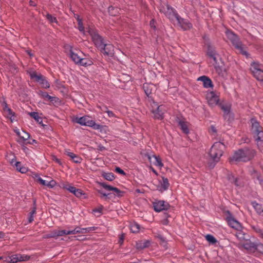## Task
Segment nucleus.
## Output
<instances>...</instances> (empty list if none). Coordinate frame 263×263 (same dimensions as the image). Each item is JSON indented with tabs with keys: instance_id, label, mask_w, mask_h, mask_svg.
I'll return each mask as SVG.
<instances>
[{
	"instance_id": "5",
	"label": "nucleus",
	"mask_w": 263,
	"mask_h": 263,
	"mask_svg": "<svg viewBox=\"0 0 263 263\" xmlns=\"http://www.w3.org/2000/svg\"><path fill=\"white\" fill-rule=\"evenodd\" d=\"M226 34L228 40L235 46L238 51L242 54L246 55L247 53L243 50L241 43L239 41L238 37L230 30H227Z\"/></svg>"
},
{
	"instance_id": "46",
	"label": "nucleus",
	"mask_w": 263,
	"mask_h": 263,
	"mask_svg": "<svg viewBox=\"0 0 263 263\" xmlns=\"http://www.w3.org/2000/svg\"><path fill=\"white\" fill-rule=\"evenodd\" d=\"M73 194L77 197H81L82 196L84 195V193L81 190L78 189L76 190Z\"/></svg>"
},
{
	"instance_id": "57",
	"label": "nucleus",
	"mask_w": 263,
	"mask_h": 263,
	"mask_svg": "<svg viewBox=\"0 0 263 263\" xmlns=\"http://www.w3.org/2000/svg\"><path fill=\"white\" fill-rule=\"evenodd\" d=\"M155 22L154 20H152L150 22V26L151 28H154V29H155Z\"/></svg>"
},
{
	"instance_id": "38",
	"label": "nucleus",
	"mask_w": 263,
	"mask_h": 263,
	"mask_svg": "<svg viewBox=\"0 0 263 263\" xmlns=\"http://www.w3.org/2000/svg\"><path fill=\"white\" fill-rule=\"evenodd\" d=\"M152 85H149L148 84H144L143 85V89L147 96H149V95L152 93Z\"/></svg>"
},
{
	"instance_id": "20",
	"label": "nucleus",
	"mask_w": 263,
	"mask_h": 263,
	"mask_svg": "<svg viewBox=\"0 0 263 263\" xmlns=\"http://www.w3.org/2000/svg\"><path fill=\"white\" fill-rule=\"evenodd\" d=\"M255 251L263 254V245L258 244L256 245L254 243H249L248 241V254L250 252H255Z\"/></svg>"
},
{
	"instance_id": "3",
	"label": "nucleus",
	"mask_w": 263,
	"mask_h": 263,
	"mask_svg": "<svg viewBox=\"0 0 263 263\" xmlns=\"http://www.w3.org/2000/svg\"><path fill=\"white\" fill-rule=\"evenodd\" d=\"M224 148L225 145L223 143L221 142H215L209 153L211 160L215 163L218 162L223 155Z\"/></svg>"
},
{
	"instance_id": "25",
	"label": "nucleus",
	"mask_w": 263,
	"mask_h": 263,
	"mask_svg": "<svg viewBox=\"0 0 263 263\" xmlns=\"http://www.w3.org/2000/svg\"><path fill=\"white\" fill-rule=\"evenodd\" d=\"M29 138L30 135L28 133H26L24 130H22L17 141L19 143L21 144H24L26 142H27V141L29 139Z\"/></svg>"
},
{
	"instance_id": "30",
	"label": "nucleus",
	"mask_w": 263,
	"mask_h": 263,
	"mask_svg": "<svg viewBox=\"0 0 263 263\" xmlns=\"http://www.w3.org/2000/svg\"><path fill=\"white\" fill-rule=\"evenodd\" d=\"M179 125L180 126V128L182 132L185 134H188L189 132V130L188 128V123L183 121L180 120L179 122Z\"/></svg>"
},
{
	"instance_id": "31",
	"label": "nucleus",
	"mask_w": 263,
	"mask_h": 263,
	"mask_svg": "<svg viewBox=\"0 0 263 263\" xmlns=\"http://www.w3.org/2000/svg\"><path fill=\"white\" fill-rule=\"evenodd\" d=\"M92 64V61L87 58H81L79 64L82 66H89Z\"/></svg>"
},
{
	"instance_id": "64",
	"label": "nucleus",
	"mask_w": 263,
	"mask_h": 263,
	"mask_svg": "<svg viewBox=\"0 0 263 263\" xmlns=\"http://www.w3.org/2000/svg\"><path fill=\"white\" fill-rule=\"evenodd\" d=\"M211 129H212V131L213 132H216V129H215V128L214 127H212Z\"/></svg>"
},
{
	"instance_id": "17",
	"label": "nucleus",
	"mask_w": 263,
	"mask_h": 263,
	"mask_svg": "<svg viewBox=\"0 0 263 263\" xmlns=\"http://www.w3.org/2000/svg\"><path fill=\"white\" fill-rule=\"evenodd\" d=\"M169 206V204L163 200L156 201L154 203V210L156 212H160L163 210H167Z\"/></svg>"
},
{
	"instance_id": "40",
	"label": "nucleus",
	"mask_w": 263,
	"mask_h": 263,
	"mask_svg": "<svg viewBox=\"0 0 263 263\" xmlns=\"http://www.w3.org/2000/svg\"><path fill=\"white\" fill-rule=\"evenodd\" d=\"M149 242L147 240L144 241H141L137 243V247L138 249H143L148 247Z\"/></svg>"
},
{
	"instance_id": "59",
	"label": "nucleus",
	"mask_w": 263,
	"mask_h": 263,
	"mask_svg": "<svg viewBox=\"0 0 263 263\" xmlns=\"http://www.w3.org/2000/svg\"><path fill=\"white\" fill-rule=\"evenodd\" d=\"M6 238V235L2 232H0V240L3 238Z\"/></svg>"
},
{
	"instance_id": "43",
	"label": "nucleus",
	"mask_w": 263,
	"mask_h": 263,
	"mask_svg": "<svg viewBox=\"0 0 263 263\" xmlns=\"http://www.w3.org/2000/svg\"><path fill=\"white\" fill-rule=\"evenodd\" d=\"M221 109L224 111V115H228L230 111V106L229 104H223L221 106Z\"/></svg>"
},
{
	"instance_id": "51",
	"label": "nucleus",
	"mask_w": 263,
	"mask_h": 263,
	"mask_svg": "<svg viewBox=\"0 0 263 263\" xmlns=\"http://www.w3.org/2000/svg\"><path fill=\"white\" fill-rule=\"evenodd\" d=\"M252 228L255 231L259 233L262 238H263V231L257 227H253Z\"/></svg>"
},
{
	"instance_id": "42",
	"label": "nucleus",
	"mask_w": 263,
	"mask_h": 263,
	"mask_svg": "<svg viewBox=\"0 0 263 263\" xmlns=\"http://www.w3.org/2000/svg\"><path fill=\"white\" fill-rule=\"evenodd\" d=\"M63 189H65L68 191H69L70 193H73V192L76 191L77 188L74 186H71L69 184H62V186Z\"/></svg>"
},
{
	"instance_id": "47",
	"label": "nucleus",
	"mask_w": 263,
	"mask_h": 263,
	"mask_svg": "<svg viewBox=\"0 0 263 263\" xmlns=\"http://www.w3.org/2000/svg\"><path fill=\"white\" fill-rule=\"evenodd\" d=\"M206 239L210 242L214 243L216 242V239L211 235H207L205 236Z\"/></svg>"
},
{
	"instance_id": "13",
	"label": "nucleus",
	"mask_w": 263,
	"mask_h": 263,
	"mask_svg": "<svg viewBox=\"0 0 263 263\" xmlns=\"http://www.w3.org/2000/svg\"><path fill=\"white\" fill-rule=\"evenodd\" d=\"M3 114L5 116L9 119L11 122L15 120L14 113L13 111L8 107L7 103L5 102L2 103Z\"/></svg>"
},
{
	"instance_id": "1",
	"label": "nucleus",
	"mask_w": 263,
	"mask_h": 263,
	"mask_svg": "<svg viewBox=\"0 0 263 263\" xmlns=\"http://www.w3.org/2000/svg\"><path fill=\"white\" fill-rule=\"evenodd\" d=\"M160 11L164 13L175 24L178 25L183 30H187L192 27V24L189 21L181 18L173 8L167 4L162 6Z\"/></svg>"
},
{
	"instance_id": "19",
	"label": "nucleus",
	"mask_w": 263,
	"mask_h": 263,
	"mask_svg": "<svg viewBox=\"0 0 263 263\" xmlns=\"http://www.w3.org/2000/svg\"><path fill=\"white\" fill-rule=\"evenodd\" d=\"M255 251L263 254V245L258 244L256 245L254 243H249L248 241V254L250 252H255Z\"/></svg>"
},
{
	"instance_id": "26",
	"label": "nucleus",
	"mask_w": 263,
	"mask_h": 263,
	"mask_svg": "<svg viewBox=\"0 0 263 263\" xmlns=\"http://www.w3.org/2000/svg\"><path fill=\"white\" fill-rule=\"evenodd\" d=\"M65 154L69 156L71 160L75 163H81L82 161V159L79 157L78 155L73 154L72 152H69L68 150L65 151Z\"/></svg>"
},
{
	"instance_id": "44",
	"label": "nucleus",
	"mask_w": 263,
	"mask_h": 263,
	"mask_svg": "<svg viewBox=\"0 0 263 263\" xmlns=\"http://www.w3.org/2000/svg\"><path fill=\"white\" fill-rule=\"evenodd\" d=\"M256 155V151L254 149H248V160L251 159L253 158Z\"/></svg>"
},
{
	"instance_id": "24",
	"label": "nucleus",
	"mask_w": 263,
	"mask_h": 263,
	"mask_svg": "<svg viewBox=\"0 0 263 263\" xmlns=\"http://www.w3.org/2000/svg\"><path fill=\"white\" fill-rule=\"evenodd\" d=\"M197 81H201L204 88H209L213 87V83L211 80L205 76H202L197 79Z\"/></svg>"
},
{
	"instance_id": "12",
	"label": "nucleus",
	"mask_w": 263,
	"mask_h": 263,
	"mask_svg": "<svg viewBox=\"0 0 263 263\" xmlns=\"http://www.w3.org/2000/svg\"><path fill=\"white\" fill-rule=\"evenodd\" d=\"M206 99L209 104L212 107L217 105L219 101L218 96L214 91L207 92Z\"/></svg>"
},
{
	"instance_id": "32",
	"label": "nucleus",
	"mask_w": 263,
	"mask_h": 263,
	"mask_svg": "<svg viewBox=\"0 0 263 263\" xmlns=\"http://www.w3.org/2000/svg\"><path fill=\"white\" fill-rule=\"evenodd\" d=\"M29 115L33 118L37 123L41 124L42 123V119L39 116L37 112H30L28 113Z\"/></svg>"
},
{
	"instance_id": "6",
	"label": "nucleus",
	"mask_w": 263,
	"mask_h": 263,
	"mask_svg": "<svg viewBox=\"0 0 263 263\" xmlns=\"http://www.w3.org/2000/svg\"><path fill=\"white\" fill-rule=\"evenodd\" d=\"M246 158V149H239L235 151L234 154L230 157L229 161L231 164H237L239 162H245Z\"/></svg>"
},
{
	"instance_id": "9",
	"label": "nucleus",
	"mask_w": 263,
	"mask_h": 263,
	"mask_svg": "<svg viewBox=\"0 0 263 263\" xmlns=\"http://www.w3.org/2000/svg\"><path fill=\"white\" fill-rule=\"evenodd\" d=\"M95 230V227H89L87 228H81L80 227H77L73 230H62L63 235H70V234H76L77 233L85 234L90 233V232Z\"/></svg>"
},
{
	"instance_id": "7",
	"label": "nucleus",
	"mask_w": 263,
	"mask_h": 263,
	"mask_svg": "<svg viewBox=\"0 0 263 263\" xmlns=\"http://www.w3.org/2000/svg\"><path fill=\"white\" fill-rule=\"evenodd\" d=\"M88 33L91 36L92 40L95 45L99 49L103 46L104 44L102 38L98 34L96 30L93 28H88Z\"/></svg>"
},
{
	"instance_id": "8",
	"label": "nucleus",
	"mask_w": 263,
	"mask_h": 263,
	"mask_svg": "<svg viewBox=\"0 0 263 263\" xmlns=\"http://www.w3.org/2000/svg\"><path fill=\"white\" fill-rule=\"evenodd\" d=\"M30 76L31 79H34L38 82L42 87L44 88H48L50 87V84L46 78L40 74H37L34 72L30 73Z\"/></svg>"
},
{
	"instance_id": "15",
	"label": "nucleus",
	"mask_w": 263,
	"mask_h": 263,
	"mask_svg": "<svg viewBox=\"0 0 263 263\" xmlns=\"http://www.w3.org/2000/svg\"><path fill=\"white\" fill-rule=\"evenodd\" d=\"M35 180L44 186H46L49 188H53L56 184V182L53 180L47 181L43 180L39 175L35 174L34 176Z\"/></svg>"
},
{
	"instance_id": "41",
	"label": "nucleus",
	"mask_w": 263,
	"mask_h": 263,
	"mask_svg": "<svg viewBox=\"0 0 263 263\" xmlns=\"http://www.w3.org/2000/svg\"><path fill=\"white\" fill-rule=\"evenodd\" d=\"M108 13L110 15L115 16L119 13V9L110 6L108 8Z\"/></svg>"
},
{
	"instance_id": "18",
	"label": "nucleus",
	"mask_w": 263,
	"mask_h": 263,
	"mask_svg": "<svg viewBox=\"0 0 263 263\" xmlns=\"http://www.w3.org/2000/svg\"><path fill=\"white\" fill-rule=\"evenodd\" d=\"M100 49L104 54L108 55H111L114 52V46L110 44H104L103 46Z\"/></svg>"
},
{
	"instance_id": "54",
	"label": "nucleus",
	"mask_w": 263,
	"mask_h": 263,
	"mask_svg": "<svg viewBox=\"0 0 263 263\" xmlns=\"http://www.w3.org/2000/svg\"><path fill=\"white\" fill-rule=\"evenodd\" d=\"M115 171L117 173H118L120 174H125V173L124 172V171L121 169L120 167H116V169H115Z\"/></svg>"
},
{
	"instance_id": "58",
	"label": "nucleus",
	"mask_w": 263,
	"mask_h": 263,
	"mask_svg": "<svg viewBox=\"0 0 263 263\" xmlns=\"http://www.w3.org/2000/svg\"><path fill=\"white\" fill-rule=\"evenodd\" d=\"M14 132L17 134V135L19 137L21 135L22 132H21L19 129L15 128L14 129Z\"/></svg>"
},
{
	"instance_id": "49",
	"label": "nucleus",
	"mask_w": 263,
	"mask_h": 263,
	"mask_svg": "<svg viewBox=\"0 0 263 263\" xmlns=\"http://www.w3.org/2000/svg\"><path fill=\"white\" fill-rule=\"evenodd\" d=\"M35 213V209L33 210L30 213V216L28 218L29 222H31L33 220V215Z\"/></svg>"
},
{
	"instance_id": "4",
	"label": "nucleus",
	"mask_w": 263,
	"mask_h": 263,
	"mask_svg": "<svg viewBox=\"0 0 263 263\" xmlns=\"http://www.w3.org/2000/svg\"><path fill=\"white\" fill-rule=\"evenodd\" d=\"M73 121L81 125L93 127L95 129H100L101 127L100 125L96 124L95 121L88 116L81 117H76L73 118Z\"/></svg>"
},
{
	"instance_id": "60",
	"label": "nucleus",
	"mask_w": 263,
	"mask_h": 263,
	"mask_svg": "<svg viewBox=\"0 0 263 263\" xmlns=\"http://www.w3.org/2000/svg\"><path fill=\"white\" fill-rule=\"evenodd\" d=\"M74 16L75 17V18L77 20V22L79 21V20H82L80 17V16H79V15L77 14H74Z\"/></svg>"
},
{
	"instance_id": "33",
	"label": "nucleus",
	"mask_w": 263,
	"mask_h": 263,
	"mask_svg": "<svg viewBox=\"0 0 263 263\" xmlns=\"http://www.w3.org/2000/svg\"><path fill=\"white\" fill-rule=\"evenodd\" d=\"M252 205L258 214H261L263 213V208L260 204L256 203V202H252Z\"/></svg>"
},
{
	"instance_id": "63",
	"label": "nucleus",
	"mask_w": 263,
	"mask_h": 263,
	"mask_svg": "<svg viewBox=\"0 0 263 263\" xmlns=\"http://www.w3.org/2000/svg\"><path fill=\"white\" fill-rule=\"evenodd\" d=\"M99 150L101 151H103L104 149H105V148L104 146H99Z\"/></svg>"
},
{
	"instance_id": "2",
	"label": "nucleus",
	"mask_w": 263,
	"mask_h": 263,
	"mask_svg": "<svg viewBox=\"0 0 263 263\" xmlns=\"http://www.w3.org/2000/svg\"><path fill=\"white\" fill-rule=\"evenodd\" d=\"M251 131L256 142L258 149L263 152V129L256 119L252 118L251 120Z\"/></svg>"
},
{
	"instance_id": "52",
	"label": "nucleus",
	"mask_w": 263,
	"mask_h": 263,
	"mask_svg": "<svg viewBox=\"0 0 263 263\" xmlns=\"http://www.w3.org/2000/svg\"><path fill=\"white\" fill-rule=\"evenodd\" d=\"M28 171L27 167L23 166V165L21 166V168H20L19 172L21 173H26Z\"/></svg>"
},
{
	"instance_id": "11",
	"label": "nucleus",
	"mask_w": 263,
	"mask_h": 263,
	"mask_svg": "<svg viewBox=\"0 0 263 263\" xmlns=\"http://www.w3.org/2000/svg\"><path fill=\"white\" fill-rule=\"evenodd\" d=\"M259 65L254 63L251 65V70L256 79L263 82V70L261 69Z\"/></svg>"
},
{
	"instance_id": "22",
	"label": "nucleus",
	"mask_w": 263,
	"mask_h": 263,
	"mask_svg": "<svg viewBox=\"0 0 263 263\" xmlns=\"http://www.w3.org/2000/svg\"><path fill=\"white\" fill-rule=\"evenodd\" d=\"M237 230V232L236 233V236L238 239L240 241L239 245L242 248L246 249V234L243 232L242 231L241 229Z\"/></svg>"
},
{
	"instance_id": "16",
	"label": "nucleus",
	"mask_w": 263,
	"mask_h": 263,
	"mask_svg": "<svg viewBox=\"0 0 263 263\" xmlns=\"http://www.w3.org/2000/svg\"><path fill=\"white\" fill-rule=\"evenodd\" d=\"M99 184L100 186H102L107 191H113L114 192V194L117 196L118 197L122 196L124 193L123 191H120L117 187H114L112 186L107 185L105 182H99Z\"/></svg>"
},
{
	"instance_id": "37",
	"label": "nucleus",
	"mask_w": 263,
	"mask_h": 263,
	"mask_svg": "<svg viewBox=\"0 0 263 263\" xmlns=\"http://www.w3.org/2000/svg\"><path fill=\"white\" fill-rule=\"evenodd\" d=\"M215 68L216 70V72L218 73L219 75L221 76L222 77H224L225 76L226 73L225 69L222 68L219 66L216 65H215Z\"/></svg>"
},
{
	"instance_id": "45",
	"label": "nucleus",
	"mask_w": 263,
	"mask_h": 263,
	"mask_svg": "<svg viewBox=\"0 0 263 263\" xmlns=\"http://www.w3.org/2000/svg\"><path fill=\"white\" fill-rule=\"evenodd\" d=\"M101 110L102 111H104V112H106L107 114L108 117H115V115L114 113L112 111L108 110L107 108L106 107H105L101 109Z\"/></svg>"
},
{
	"instance_id": "48",
	"label": "nucleus",
	"mask_w": 263,
	"mask_h": 263,
	"mask_svg": "<svg viewBox=\"0 0 263 263\" xmlns=\"http://www.w3.org/2000/svg\"><path fill=\"white\" fill-rule=\"evenodd\" d=\"M46 17L47 20L51 23H57V18L49 14H47Z\"/></svg>"
},
{
	"instance_id": "53",
	"label": "nucleus",
	"mask_w": 263,
	"mask_h": 263,
	"mask_svg": "<svg viewBox=\"0 0 263 263\" xmlns=\"http://www.w3.org/2000/svg\"><path fill=\"white\" fill-rule=\"evenodd\" d=\"M34 143H36V140L34 139L29 140V139L24 144H33Z\"/></svg>"
},
{
	"instance_id": "55",
	"label": "nucleus",
	"mask_w": 263,
	"mask_h": 263,
	"mask_svg": "<svg viewBox=\"0 0 263 263\" xmlns=\"http://www.w3.org/2000/svg\"><path fill=\"white\" fill-rule=\"evenodd\" d=\"M212 60L215 62V63H217V55L215 54H211L210 55Z\"/></svg>"
},
{
	"instance_id": "50",
	"label": "nucleus",
	"mask_w": 263,
	"mask_h": 263,
	"mask_svg": "<svg viewBox=\"0 0 263 263\" xmlns=\"http://www.w3.org/2000/svg\"><path fill=\"white\" fill-rule=\"evenodd\" d=\"M54 235L55 236H63V232H62V230H55L54 232Z\"/></svg>"
},
{
	"instance_id": "56",
	"label": "nucleus",
	"mask_w": 263,
	"mask_h": 263,
	"mask_svg": "<svg viewBox=\"0 0 263 263\" xmlns=\"http://www.w3.org/2000/svg\"><path fill=\"white\" fill-rule=\"evenodd\" d=\"M98 192L101 194L104 197H107L108 195V194H106L105 193H104L102 190H98Z\"/></svg>"
},
{
	"instance_id": "14",
	"label": "nucleus",
	"mask_w": 263,
	"mask_h": 263,
	"mask_svg": "<svg viewBox=\"0 0 263 263\" xmlns=\"http://www.w3.org/2000/svg\"><path fill=\"white\" fill-rule=\"evenodd\" d=\"M9 258L11 262L16 263L19 261L28 260L30 256L25 254H16L11 255Z\"/></svg>"
},
{
	"instance_id": "29",
	"label": "nucleus",
	"mask_w": 263,
	"mask_h": 263,
	"mask_svg": "<svg viewBox=\"0 0 263 263\" xmlns=\"http://www.w3.org/2000/svg\"><path fill=\"white\" fill-rule=\"evenodd\" d=\"M39 95L46 100H49L51 102H56L57 98L55 97L49 96L47 92L40 91Z\"/></svg>"
},
{
	"instance_id": "39",
	"label": "nucleus",
	"mask_w": 263,
	"mask_h": 263,
	"mask_svg": "<svg viewBox=\"0 0 263 263\" xmlns=\"http://www.w3.org/2000/svg\"><path fill=\"white\" fill-rule=\"evenodd\" d=\"M102 176L108 181H112L115 179L114 175L112 173H103Z\"/></svg>"
},
{
	"instance_id": "28",
	"label": "nucleus",
	"mask_w": 263,
	"mask_h": 263,
	"mask_svg": "<svg viewBox=\"0 0 263 263\" xmlns=\"http://www.w3.org/2000/svg\"><path fill=\"white\" fill-rule=\"evenodd\" d=\"M169 186V183L167 179L163 178L162 180L159 182V190L160 191H164L167 190Z\"/></svg>"
},
{
	"instance_id": "10",
	"label": "nucleus",
	"mask_w": 263,
	"mask_h": 263,
	"mask_svg": "<svg viewBox=\"0 0 263 263\" xmlns=\"http://www.w3.org/2000/svg\"><path fill=\"white\" fill-rule=\"evenodd\" d=\"M166 110L165 106L163 105L158 106V104L154 102L152 104V111L154 117L157 119H162L164 111Z\"/></svg>"
},
{
	"instance_id": "34",
	"label": "nucleus",
	"mask_w": 263,
	"mask_h": 263,
	"mask_svg": "<svg viewBox=\"0 0 263 263\" xmlns=\"http://www.w3.org/2000/svg\"><path fill=\"white\" fill-rule=\"evenodd\" d=\"M78 28L79 29V30L84 35H86L87 33H88V28L87 29V30L86 31L85 30V28L83 26V22H82V20H79L78 21Z\"/></svg>"
},
{
	"instance_id": "21",
	"label": "nucleus",
	"mask_w": 263,
	"mask_h": 263,
	"mask_svg": "<svg viewBox=\"0 0 263 263\" xmlns=\"http://www.w3.org/2000/svg\"><path fill=\"white\" fill-rule=\"evenodd\" d=\"M146 157H147V159H148L149 162L151 163H153V164L156 165V166H158L159 168H161L163 166V164L162 163L161 159L156 156H151L149 155H147Z\"/></svg>"
},
{
	"instance_id": "27",
	"label": "nucleus",
	"mask_w": 263,
	"mask_h": 263,
	"mask_svg": "<svg viewBox=\"0 0 263 263\" xmlns=\"http://www.w3.org/2000/svg\"><path fill=\"white\" fill-rule=\"evenodd\" d=\"M8 159L10 161L12 165H14L16 167V170L19 171L20 168H21L22 164L20 162H16L15 159V156L11 154L8 157Z\"/></svg>"
},
{
	"instance_id": "35",
	"label": "nucleus",
	"mask_w": 263,
	"mask_h": 263,
	"mask_svg": "<svg viewBox=\"0 0 263 263\" xmlns=\"http://www.w3.org/2000/svg\"><path fill=\"white\" fill-rule=\"evenodd\" d=\"M130 229L133 233H137L140 231V226L138 223L133 222L130 225Z\"/></svg>"
},
{
	"instance_id": "61",
	"label": "nucleus",
	"mask_w": 263,
	"mask_h": 263,
	"mask_svg": "<svg viewBox=\"0 0 263 263\" xmlns=\"http://www.w3.org/2000/svg\"><path fill=\"white\" fill-rule=\"evenodd\" d=\"M29 3L30 5L31 6H35L36 5L35 3L32 0H30Z\"/></svg>"
},
{
	"instance_id": "23",
	"label": "nucleus",
	"mask_w": 263,
	"mask_h": 263,
	"mask_svg": "<svg viewBox=\"0 0 263 263\" xmlns=\"http://www.w3.org/2000/svg\"><path fill=\"white\" fill-rule=\"evenodd\" d=\"M227 222L229 225L232 228L236 230L241 229L240 223L231 215L227 217Z\"/></svg>"
},
{
	"instance_id": "36",
	"label": "nucleus",
	"mask_w": 263,
	"mask_h": 263,
	"mask_svg": "<svg viewBox=\"0 0 263 263\" xmlns=\"http://www.w3.org/2000/svg\"><path fill=\"white\" fill-rule=\"evenodd\" d=\"M70 56L72 60L77 64H79L81 57L78 55L77 53H74L72 51L70 52Z\"/></svg>"
},
{
	"instance_id": "62",
	"label": "nucleus",
	"mask_w": 263,
	"mask_h": 263,
	"mask_svg": "<svg viewBox=\"0 0 263 263\" xmlns=\"http://www.w3.org/2000/svg\"><path fill=\"white\" fill-rule=\"evenodd\" d=\"M93 211V212H94L95 213H97V212H98V213H101V209H95V210H94Z\"/></svg>"
}]
</instances>
